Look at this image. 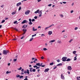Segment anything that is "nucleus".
<instances>
[{"instance_id": "nucleus-30", "label": "nucleus", "mask_w": 80, "mask_h": 80, "mask_svg": "<svg viewBox=\"0 0 80 80\" xmlns=\"http://www.w3.org/2000/svg\"><path fill=\"white\" fill-rule=\"evenodd\" d=\"M59 16H60V17H63V14H60Z\"/></svg>"}, {"instance_id": "nucleus-62", "label": "nucleus", "mask_w": 80, "mask_h": 80, "mask_svg": "<svg viewBox=\"0 0 80 80\" xmlns=\"http://www.w3.org/2000/svg\"><path fill=\"white\" fill-rule=\"evenodd\" d=\"M24 80H28V78H26L24 79Z\"/></svg>"}, {"instance_id": "nucleus-32", "label": "nucleus", "mask_w": 80, "mask_h": 80, "mask_svg": "<svg viewBox=\"0 0 80 80\" xmlns=\"http://www.w3.org/2000/svg\"><path fill=\"white\" fill-rule=\"evenodd\" d=\"M21 9H22V8H21V7H19V9H18V11H20V10H21Z\"/></svg>"}, {"instance_id": "nucleus-13", "label": "nucleus", "mask_w": 80, "mask_h": 80, "mask_svg": "<svg viewBox=\"0 0 80 80\" xmlns=\"http://www.w3.org/2000/svg\"><path fill=\"white\" fill-rule=\"evenodd\" d=\"M16 13H17V9H16V10L14 11V12H12V15H15V14H16Z\"/></svg>"}, {"instance_id": "nucleus-36", "label": "nucleus", "mask_w": 80, "mask_h": 80, "mask_svg": "<svg viewBox=\"0 0 80 80\" xmlns=\"http://www.w3.org/2000/svg\"><path fill=\"white\" fill-rule=\"evenodd\" d=\"M37 35L36 34H35V35H32V37H35V36H36Z\"/></svg>"}, {"instance_id": "nucleus-47", "label": "nucleus", "mask_w": 80, "mask_h": 80, "mask_svg": "<svg viewBox=\"0 0 80 80\" xmlns=\"http://www.w3.org/2000/svg\"><path fill=\"white\" fill-rule=\"evenodd\" d=\"M29 21L30 22H32V19H29Z\"/></svg>"}, {"instance_id": "nucleus-25", "label": "nucleus", "mask_w": 80, "mask_h": 80, "mask_svg": "<svg viewBox=\"0 0 80 80\" xmlns=\"http://www.w3.org/2000/svg\"><path fill=\"white\" fill-rule=\"evenodd\" d=\"M16 76L17 78H18V77H20V75L18 74L16 75Z\"/></svg>"}, {"instance_id": "nucleus-44", "label": "nucleus", "mask_w": 80, "mask_h": 80, "mask_svg": "<svg viewBox=\"0 0 80 80\" xmlns=\"http://www.w3.org/2000/svg\"><path fill=\"white\" fill-rule=\"evenodd\" d=\"M37 67H38V66H37V65H35V66H33L34 68H36V67L37 68Z\"/></svg>"}, {"instance_id": "nucleus-11", "label": "nucleus", "mask_w": 80, "mask_h": 80, "mask_svg": "<svg viewBox=\"0 0 80 80\" xmlns=\"http://www.w3.org/2000/svg\"><path fill=\"white\" fill-rule=\"evenodd\" d=\"M27 23V21L26 20H24L21 23L22 24H23V23Z\"/></svg>"}, {"instance_id": "nucleus-58", "label": "nucleus", "mask_w": 80, "mask_h": 80, "mask_svg": "<svg viewBox=\"0 0 80 80\" xmlns=\"http://www.w3.org/2000/svg\"><path fill=\"white\" fill-rule=\"evenodd\" d=\"M58 62H60V59H58L57 60Z\"/></svg>"}, {"instance_id": "nucleus-16", "label": "nucleus", "mask_w": 80, "mask_h": 80, "mask_svg": "<svg viewBox=\"0 0 80 80\" xmlns=\"http://www.w3.org/2000/svg\"><path fill=\"white\" fill-rule=\"evenodd\" d=\"M22 4V3L21 2H18V3L17 4V7H18V6H20L21 4Z\"/></svg>"}, {"instance_id": "nucleus-33", "label": "nucleus", "mask_w": 80, "mask_h": 80, "mask_svg": "<svg viewBox=\"0 0 80 80\" xmlns=\"http://www.w3.org/2000/svg\"><path fill=\"white\" fill-rule=\"evenodd\" d=\"M43 50L44 51H45L46 50H47V49L46 48H43Z\"/></svg>"}, {"instance_id": "nucleus-48", "label": "nucleus", "mask_w": 80, "mask_h": 80, "mask_svg": "<svg viewBox=\"0 0 80 80\" xmlns=\"http://www.w3.org/2000/svg\"><path fill=\"white\" fill-rule=\"evenodd\" d=\"M8 18H5V20H8Z\"/></svg>"}, {"instance_id": "nucleus-53", "label": "nucleus", "mask_w": 80, "mask_h": 80, "mask_svg": "<svg viewBox=\"0 0 80 80\" xmlns=\"http://www.w3.org/2000/svg\"><path fill=\"white\" fill-rule=\"evenodd\" d=\"M40 75H38L37 76V77H40Z\"/></svg>"}, {"instance_id": "nucleus-7", "label": "nucleus", "mask_w": 80, "mask_h": 80, "mask_svg": "<svg viewBox=\"0 0 80 80\" xmlns=\"http://www.w3.org/2000/svg\"><path fill=\"white\" fill-rule=\"evenodd\" d=\"M30 11H29V10H28L27 11H26L25 12V15H28V14H29V13H30Z\"/></svg>"}, {"instance_id": "nucleus-19", "label": "nucleus", "mask_w": 80, "mask_h": 80, "mask_svg": "<svg viewBox=\"0 0 80 80\" xmlns=\"http://www.w3.org/2000/svg\"><path fill=\"white\" fill-rule=\"evenodd\" d=\"M37 29H35V28L34 27H33L32 28V31H37Z\"/></svg>"}, {"instance_id": "nucleus-4", "label": "nucleus", "mask_w": 80, "mask_h": 80, "mask_svg": "<svg viewBox=\"0 0 80 80\" xmlns=\"http://www.w3.org/2000/svg\"><path fill=\"white\" fill-rule=\"evenodd\" d=\"M36 65L37 66H39V67H45V65H40V63H37L36 64Z\"/></svg>"}, {"instance_id": "nucleus-3", "label": "nucleus", "mask_w": 80, "mask_h": 80, "mask_svg": "<svg viewBox=\"0 0 80 80\" xmlns=\"http://www.w3.org/2000/svg\"><path fill=\"white\" fill-rule=\"evenodd\" d=\"M67 57H64L62 58V62H66L67 61Z\"/></svg>"}, {"instance_id": "nucleus-31", "label": "nucleus", "mask_w": 80, "mask_h": 80, "mask_svg": "<svg viewBox=\"0 0 80 80\" xmlns=\"http://www.w3.org/2000/svg\"><path fill=\"white\" fill-rule=\"evenodd\" d=\"M5 22V20H3L2 21L1 23H4Z\"/></svg>"}, {"instance_id": "nucleus-52", "label": "nucleus", "mask_w": 80, "mask_h": 80, "mask_svg": "<svg viewBox=\"0 0 80 80\" xmlns=\"http://www.w3.org/2000/svg\"><path fill=\"white\" fill-rule=\"evenodd\" d=\"M35 20V19H32V22H34Z\"/></svg>"}, {"instance_id": "nucleus-59", "label": "nucleus", "mask_w": 80, "mask_h": 80, "mask_svg": "<svg viewBox=\"0 0 80 80\" xmlns=\"http://www.w3.org/2000/svg\"><path fill=\"white\" fill-rule=\"evenodd\" d=\"M38 28H41V26H38Z\"/></svg>"}, {"instance_id": "nucleus-46", "label": "nucleus", "mask_w": 80, "mask_h": 80, "mask_svg": "<svg viewBox=\"0 0 80 80\" xmlns=\"http://www.w3.org/2000/svg\"><path fill=\"white\" fill-rule=\"evenodd\" d=\"M34 18H35V19H37V16H35L34 17Z\"/></svg>"}, {"instance_id": "nucleus-54", "label": "nucleus", "mask_w": 80, "mask_h": 80, "mask_svg": "<svg viewBox=\"0 0 80 80\" xmlns=\"http://www.w3.org/2000/svg\"><path fill=\"white\" fill-rule=\"evenodd\" d=\"M6 73H7V74H8V73H9V72H8V71H7L6 72Z\"/></svg>"}, {"instance_id": "nucleus-24", "label": "nucleus", "mask_w": 80, "mask_h": 80, "mask_svg": "<svg viewBox=\"0 0 80 80\" xmlns=\"http://www.w3.org/2000/svg\"><path fill=\"white\" fill-rule=\"evenodd\" d=\"M33 39V38H32L29 40L30 42H31Z\"/></svg>"}, {"instance_id": "nucleus-49", "label": "nucleus", "mask_w": 80, "mask_h": 80, "mask_svg": "<svg viewBox=\"0 0 80 80\" xmlns=\"http://www.w3.org/2000/svg\"><path fill=\"white\" fill-rule=\"evenodd\" d=\"M24 38V37L22 36V37L21 38V39H22L23 38Z\"/></svg>"}, {"instance_id": "nucleus-42", "label": "nucleus", "mask_w": 80, "mask_h": 80, "mask_svg": "<svg viewBox=\"0 0 80 80\" xmlns=\"http://www.w3.org/2000/svg\"><path fill=\"white\" fill-rule=\"evenodd\" d=\"M67 35H65L64 36V38H67Z\"/></svg>"}, {"instance_id": "nucleus-17", "label": "nucleus", "mask_w": 80, "mask_h": 80, "mask_svg": "<svg viewBox=\"0 0 80 80\" xmlns=\"http://www.w3.org/2000/svg\"><path fill=\"white\" fill-rule=\"evenodd\" d=\"M55 40H52L51 41H50L49 42V43H53V42H55Z\"/></svg>"}, {"instance_id": "nucleus-12", "label": "nucleus", "mask_w": 80, "mask_h": 80, "mask_svg": "<svg viewBox=\"0 0 80 80\" xmlns=\"http://www.w3.org/2000/svg\"><path fill=\"white\" fill-rule=\"evenodd\" d=\"M61 79H65V77L63 75V74H61Z\"/></svg>"}, {"instance_id": "nucleus-1", "label": "nucleus", "mask_w": 80, "mask_h": 80, "mask_svg": "<svg viewBox=\"0 0 80 80\" xmlns=\"http://www.w3.org/2000/svg\"><path fill=\"white\" fill-rule=\"evenodd\" d=\"M8 53H9V51L8 50H3L2 53L4 55H7Z\"/></svg>"}, {"instance_id": "nucleus-22", "label": "nucleus", "mask_w": 80, "mask_h": 80, "mask_svg": "<svg viewBox=\"0 0 80 80\" xmlns=\"http://www.w3.org/2000/svg\"><path fill=\"white\" fill-rule=\"evenodd\" d=\"M71 60V59L70 58H68L67 60H66L67 62H69V61H70Z\"/></svg>"}, {"instance_id": "nucleus-57", "label": "nucleus", "mask_w": 80, "mask_h": 80, "mask_svg": "<svg viewBox=\"0 0 80 80\" xmlns=\"http://www.w3.org/2000/svg\"><path fill=\"white\" fill-rule=\"evenodd\" d=\"M68 74H70V72L69 71H68Z\"/></svg>"}, {"instance_id": "nucleus-28", "label": "nucleus", "mask_w": 80, "mask_h": 80, "mask_svg": "<svg viewBox=\"0 0 80 80\" xmlns=\"http://www.w3.org/2000/svg\"><path fill=\"white\" fill-rule=\"evenodd\" d=\"M58 42L59 43H62V42L61 41H60L59 40L58 41Z\"/></svg>"}, {"instance_id": "nucleus-5", "label": "nucleus", "mask_w": 80, "mask_h": 80, "mask_svg": "<svg viewBox=\"0 0 80 80\" xmlns=\"http://www.w3.org/2000/svg\"><path fill=\"white\" fill-rule=\"evenodd\" d=\"M24 72L25 74H27V73H28V74H29V73H30L29 72V70H28V69L27 70V71H24Z\"/></svg>"}, {"instance_id": "nucleus-40", "label": "nucleus", "mask_w": 80, "mask_h": 80, "mask_svg": "<svg viewBox=\"0 0 80 80\" xmlns=\"http://www.w3.org/2000/svg\"><path fill=\"white\" fill-rule=\"evenodd\" d=\"M17 23V21H14L13 22L14 24H15V23Z\"/></svg>"}, {"instance_id": "nucleus-41", "label": "nucleus", "mask_w": 80, "mask_h": 80, "mask_svg": "<svg viewBox=\"0 0 80 80\" xmlns=\"http://www.w3.org/2000/svg\"><path fill=\"white\" fill-rule=\"evenodd\" d=\"M14 30H15L16 31H18V29H17L16 28H14Z\"/></svg>"}, {"instance_id": "nucleus-51", "label": "nucleus", "mask_w": 80, "mask_h": 80, "mask_svg": "<svg viewBox=\"0 0 80 80\" xmlns=\"http://www.w3.org/2000/svg\"><path fill=\"white\" fill-rule=\"evenodd\" d=\"M48 6H49V7H50V6H52V4H49L48 5Z\"/></svg>"}, {"instance_id": "nucleus-61", "label": "nucleus", "mask_w": 80, "mask_h": 80, "mask_svg": "<svg viewBox=\"0 0 80 80\" xmlns=\"http://www.w3.org/2000/svg\"><path fill=\"white\" fill-rule=\"evenodd\" d=\"M21 75H23L24 74V73L23 72H21Z\"/></svg>"}, {"instance_id": "nucleus-39", "label": "nucleus", "mask_w": 80, "mask_h": 80, "mask_svg": "<svg viewBox=\"0 0 80 80\" xmlns=\"http://www.w3.org/2000/svg\"><path fill=\"white\" fill-rule=\"evenodd\" d=\"M77 80H80V78H79L78 77H77Z\"/></svg>"}, {"instance_id": "nucleus-60", "label": "nucleus", "mask_w": 80, "mask_h": 80, "mask_svg": "<svg viewBox=\"0 0 80 80\" xmlns=\"http://www.w3.org/2000/svg\"><path fill=\"white\" fill-rule=\"evenodd\" d=\"M42 0H38V2H40Z\"/></svg>"}, {"instance_id": "nucleus-9", "label": "nucleus", "mask_w": 80, "mask_h": 80, "mask_svg": "<svg viewBox=\"0 0 80 80\" xmlns=\"http://www.w3.org/2000/svg\"><path fill=\"white\" fill-rule=\"evenodd\" d=\"M67 69L68 70H72V67L71 66H69L67 67Z\"/></svg>"}, {"instance_id": "nucleus-18", "label": "nucleus", "mask_w": 80, "mask_h": 80, "mask_svg": "<svg viewBox=\"0 0 80 80\" xmlns=\"http://www.w3.org/2000/svg\"><path fill=\"white\" fill-rule=\"evenodd\" d=\"M48 35H51V34H52V31H49V32H48Z\"/></svg>"}, {"instance_id": "nucleus-35", "label": "nucleus", "mask_w": 80, "mask_h": 80, "mask_svg": "<svg viewBox=\"0 0 80 80\" xmlns=\"http://www.w3.org/2000/svg\"><path fill=\"white\" fill-rule=\"evenodd\" d=\"M17 59H13L14 62H17Z\"/></svg>"}, {"instance_id": "nucleus-6", "label": "nucleus", "mask_w": 80, "mask_h": 80, "mask_svg": "<svg viewBox=\"0 0 80 80\" xmlns=\"http://www.w3.org/2000/svg\"><path fill=\"white\" fill-rule=\"evenodd\" d=\"M27 29H23L22 30V31L23 32V33H22V35H25V34L26 32H27Z\"/></svg>"}, {"instance_id": "nucleus-37", "label": "nucleus", "mask_w": 80, "mask_h": 80, "mask_svg": "<svg viewBox=\"0 0 80 80\" xmlns=\"http://www.w3.org/2000/svg\"><path fill=\"white\" fill-rule=\"evenodd\" d=\"M29 25H32V24H33L32 23V22H29Z\"/></svg>"}, {"instance_id": "nucleus-45", "label": "nucleus", "mask_w": 80, "mask_h": 80, "mask_svg": "<svg viewBox=\"0 0 80 80\" xmlns=\"http://www.w3.org/2000/svg\"><path fill=\"white\" fill-rule=\"evenodd\" d=\"M40 67H37V68H36V69H39V68H40Z\"/></svg>"}, {"instance_id": "nucleus-50", "label": "nucleus", "mask_w": 80, "mask_h": 80, "mask_svg": "<svg viewBox=\"0 0 80 80\" xmlns=\"http://www.w3.org/2000/svg\"><path fill=\"white\" fill-rule=\"evenodd\" d=\"M22 72H24V69H22L21 70Z\"/></svg>"}, {"instance_id": "nucleus-27", "label": "nucleus", "mask_w": 80, "mask_h": 80, "mask_svg": "<svg viewBox=\"0 0 80 80\" xmlns=\"http://www.w3.org/2000/svg\"><path fill=\"white\" fill-rule=\"evenodd\" d=\"M22 68L21 67H20L19 68H18V70H22Z\"/></svg>"}, {"instance_id": "nucleus-43", "label": "nucleus", "mask_w": 80, "mask_h": 80, "mask_svg": "<svg viewBox=\"0 0 80 80\" xmlns=\"http://www.w3.org/2000/svg\"><path fill=\"white\" fill-rule=\"evenodd\" d=\"M41 59H44V57L43 56H42L41 57Z\"/></svg>"}, {"instance_id": "nucleus-64", "label": "nucleus", "mask_w": 80, "mask_h": 80, "mask_svg": "<svg viewBox=\"0 0 80 80\" xmlns=\"http://www.w3.org/2000/svg\"><path fill=\"white\" fill-rule=\"evenodd\" d=\"M62 3H63L65 4L67 2H62Z\"/></svg>"}, {"instance_id": "nucleus-10", "label": "nucleus", "mask_w": 80, "mask_h": 80, "mask_svg": "<svg viewBox=\"0 0 80 80\" xmlns=\"http://www.w3.org/2000/svg\"><path fill=\"white\" fill-rule=\"evenodd\" d=\"M38 13L39 14V17H40L42 16V11H39Z\"/></svg>"}, {"instance_id": "nucleus-23", "label": "nucleus", "mask_w": 80, "mask_h": 80, "mask_svg": "<svg viewBox=\"0 0 80 80\" xmlns=\"http://www.w3.org/2000/svg\"><path fill=\"white\" fill-rule=\"evenodd\" d=\"M76 52H76V51H74L72 52V53H73V54L74 55H75V53H76Z\"/></svg>"}, {"instance_id": "nucleus-29", "label": "nucleus", "mask_w": 80, "mask_h": 80, "mask_svg": "<svg viewBox=\"0 0 80 80\" xmlns=\"http://www.w3.org/2000/svg\"><path fill=\"white\" fill-rule=\"evenodd\" d=\"M77 57H74V60L75 61V60H77Z\"/></svg>"}, {"instance_id": "nucleus-20", "label": "nucleus", "mask_w": 80, "mask_h": 80, "mask_svg": "<svg viewBox=\"0 0 80 80\" xmlns=\"http://www.w3.org/2000/svg\"><path fill=\"white\" fill-rule=\"evenodd\" d=\"M39 12V9H38L35 12V13H37Z\"/></svg>"}, {"instance_id": "nucleus-14", "label": "nucleus", "mask_w": 80, "mask_h": 80, "mask_svg": "<svg viewBox=\"0 0 80 80\" xmlns=\"http://www.w3.org/2000/svg\"><path fill=\"white\" fill-rule=\"evenodd\" d=\"M50 69L49 68H48L47 69H46L44 70V72H48V70H49Z\"/></svg>"}, {"instance_id": "nucleus-21", "label": "nucleus", "mask_w": 80, "mask_h": 80, "mask_svg": "<svg viewBox=\"0 0 80 80\" xmlns=\"http://www.w3.org/2000/svg\"><path fill=\"white\" fill-rule=\"evenodd\" d=\"M62 63H59V64H58L57 65V66H62Z\"/></svg>"}, {"instance_id": "nucleus-2", "label": "nucleus", "mask_w": 80, "mask_h": 80, "mask_svg": "<svg viewBox=\"0 0 80 80\" xmlns=\"http://www.w3.org/2000/svg\"><path fill=\"white\" fill-rule=\"evenodd\" d=\"M30 72H35V71H36V70L35 69H33V68H29Z\"/></svg>"}, {"instance_id": "nucleus-56", "label": "nucleus", "mask_w": 80, "mask_h": 80, "mask_svg": "<svg viewBox=\"0 0 80 80\" xmlns=\"http://www.w3.org/2000/svg\"><path fill=\"white\" fill-rule=\"evenodd\" d=\"M3 6H4V5H2L1 6V7L2 8H3Z\"/></svg>"}, {"instance_id": "nucleus-15", "label": "nucleus", "mask_w": 80, "mask_h": 80, "mask_svg": "<svg viewBox=\"0 0 80 80\" xmlns=\"http://www.w3.org/2000/svg\"><path fill=\"white\" fill-rule=\"evenodd\" d=\"M27 26H28L27 25H24L22 26V28H27Z\"/></svg>"}, {"instance_id": "nucleus-38", "label": "nucleus", "mask_w": 80, "mask_h": 80, "mask_svg": "<svg viewBox=\"0 0 80 80\" xmlns=\"http://www.w3.org/2000/svg\"><path fill=\"white\" fill-rule=\"evenodd\" d=\"M77 29H78V27H76L75 28L74 30H77Z\"/></svg>"}, {"instance_id": "nucleus-34", "label": "nucleus", "mask_w": 80, "mask_h": 80, "mask_svg": "<svg viewBox=\"0 0 80 80\" xmlns=\"http://www.w3.org/2000/svg\"><path fill=\"white\" fill-rule=\"evenodd\" d=\"M53 65V62H51V63H50V65Z\"/></svg>"}, {"instance_id": "nucleus-8", "label": "nucleus", "mask_w": 80, "mask_h": 80, "mask_svg": "<svg viewBox=\"0 0 80 80\" xmlns=\"http://www.w3.org/2000/svg\"><path fill=\"white\" fill-rule=\"evenodd\" d=\"M52 26H54V24H52V25H51L49 26V27H47V28H45V30H47V29L48 28H50V27H52Z\"/></svg>"}, {"instance_id": "nucleus-55", "label": "nucleus", "mask_w": 80, "mask_h": 80, "mask_svg": "<svg viewBox=\"0 0 80 80\" xmlns=\"http://www.w3.org/2000/svg\"><path fill=\"white\" fill-rule=\"evenodd\" d=\"M42 36H45V35L44 34H41V37H42Z\"/></svg>"}, {"instance_id": "nucleus-26", "label": "nucleus", "mask_w": 80, "mask_h": 80, "mask_svg": "<svg viewBox=\"0 0 80 80\" xmlns=\"http://www.w3.org/2000/svg\"><path fill=\"white\" fill-rule=\"evenodd\" d=\"M23 78V76H21L19 77V78H20V79H21V78Z\"/></svg>"}, {"instance_id": "nucleus-63", "label": "nucleus", "mask_w": 80, "mask_h": 80, "mask_svg": "<svg viewBox=\"0 0 80 80\" xmlns=\"http://www.w3.org/2000/svg\"><path fill=\"white\" fill-rule=\"evenodd\" d=\"M38 60L37 59H35L34 60V61H37Z\"/></svg>"}]
</instances>
